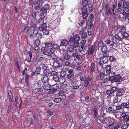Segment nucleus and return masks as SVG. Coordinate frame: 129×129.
<instances>
[{"label":"nucleus","mask_w":129,"mask_h":129,"mask_svg":"<svg viewBox=\"0 0 129 129\" xmlns=\"http://www.w3.org/2000/svg\"><path fill=\"white\" fill-rule=\"evenodd\" d=\"M69 43V42L67 40L64 39L61 41L60 46H66Z\"/></svg>","instance_id":"obj_20"},{"label":"nucleus","mask_w":129,"mask_h":129,"mask_svg":"<svg viewBox=\"0 0 129 129\" xmlns=\"http://www.w3.org/2000/svg\"><path fill=\"white\" fill-rule=\"evenodd\" d=\"M51 88V85L49 84H45L43 86V88L45 90H49Z\"/></svg>","instance_id":"obj_29"},{"label":"nucleus","mask_w":129,"mask_h":129,"mask_svg":"<svg viewBox=\"0 0 129 129\" xmlns=\"http://www.w3.org/2000/svg\"><path fill=\"white\" fill-rule=\"evenodd\" d=\"M62 57L66 60H68L70 58V56L69 54L63 56Z\"/></svg>","instance_id":"obj_56"},{"label":"nucleus","mask_w":129,"mask_h":129,"mask_svg":"<svg viewBox=\"0 0 129 129\" xmlns=\"http://www.w3.org/2000/svg\"><path fill=\"white\" fill-rule=\"evenodd\" d=\"M56 75H58V73L57 72L54 71H52L51 72H50V75H49V76H54Z\"/></svg>","instance_id":"obj_47"},{"label":"nucleus","mask_w":129,"mask_h":129,"mask_svg":"<svg viewBox=\"0 0 129 129\" xmlns=\"http://www.w3.org/2000/svg\"><path fill=\"white\" fill-rule=\"evenodd\" d=\"M65 81V80L64 78L63 77H59V78L58 82V83L60 84H63Z\"/></svg>","instance_id":"obj_31"},{"label":"nucleus","mask_w":129,"mask_h":129,"mask_svg":"<svg viewBox=\"0 0 129 129\" xmlns=\"http://www.w3.org/2000/svg\"><path fill=\"white\" fill-rule=\"evenodd\" d=\"M93 110L94 113L93 114V117L94 119H96L98 112V110L96 108L94 107L93 108Z\"/></svg>","instance_id":"obj_24"},{"label":"nucleus","mask_w":129,"mask_h":129,"mask_svg":"<svg viewBox=\"0 0 129 129\" xmlns=\"http://www.w3.org/2000/svg\"><path fill=\"white\" fill-rule=\"evenodd\" d=\"M123 90L122 89H119L116 91V96L117 97L121 96L123 94Z\"/></svg>","instance_id":"obj_10"},{"label":"nucleus","mask_w":129,"mask_h":129,"mask_svg":"<svg viewBox=\"0 0 129 129\" xmlns=\"http://www.w3.org/2000/svg\"><path fill=\"white\" fill-rule=\"evenodd\" d=\"M59 88L58 85L57 84H55L51 86V88L55 90L56 91L57 90L58 88Z\"/></svg>","instance_id":"obj_35"},{"label":"nucleus","mask_w":129,"mask_h":129,"mask_svg":"<svg viewBox=\"0 0 129 129\" xmlns=\"http://www.w3.org/2000/svg\"><path fill=\"white\" fill-rule=\"evenodd\" d=\"M66 78L69 80H72V79H74V74L72 69H70L68 73H67Z\"/></svg>","instance_id":"obj_5"},{"label":"nucleus","mask_w":129,"mask_h":129,"mask_svg":"<svg viewBox=\"0 0 129 129\" xmlns=\"http://www.w3.org/2000/svg\"><path fill=\"white\" fill-rule=\"evenodd\" d=\"M113 102L114 104H115V103H117L118 102V97L116 96L114 97V98Z\"/></svg>","instance_id":"obj_59"},{"label":"nucleus","mask_w":129,"mask_h":129,"mask_svg":"<svg viewBox=\"0 0 129 129\" xmlns=\"http://www.w3.org/2000/svg\"><path fill=\"white\" fill-rule=\"evenodd\" d=\"M49 78L48 76L44 75L41 79V80L43 83H47L48 81Z\"/></svg>","instance_id":"obj_12"},{"label":"nucleus","mask_w":129,"mask_h":129,"mask_svg":"<svg viewBox=\"0 0 129 129\" xmlns=\"http://www.w3.org/2000/svg\"><path fill=\"white\" fill-rule=\"evenodd\" d=\"M95 64L94 63L92 62L91 63L90 66V71L92 73L95 71Z\"/></svg>","instance_id":"obj_34"},{"label":"nucleus","mask_w":129,"mask_h":129,"mask_svg":"<svg viewBox=\"0 0 129 129\" xmlns=\"http://www.w3.org/2000/svg\"><path fill=\"white\" fill-rule=\"evenodd\" d=\"M45 45L46 47L48 49H50L52 47V43L51 42H45Z\"/></svg>","instance_id":"obj_21"},{"label":"nucleus","mask_w":129,"mask_h":129,"mask_svg":"<svg viewBox=\"0 0 129 129\" xmlns=\"http://www.w3.org/2000/svg\"><path fill=\"white\" fill-rule=\"evenodd\" d=\"M80 37L77 34L73 37H71L69 39L70 43L73 45L74 47L77 48L79 45Z\"/></svg>","instance_id":"obj_1"},{"label":"nucleus","mask_w":129,"mask_h":129,"mask_svg":"<svg viewBox=\"0 0 129 129\" xmlns=\"http://www.w3.org/2000/svg\"><path fill=\"white\" fill-rule=\"evenodd\" d=\"M88 4V1L87 0H83L82 1V5L83 6L82 7H86Z\"/></svg>","instance_id":"obj_39"},{"label":"nucleus","mask_w":129,"mask_h":129,"mask_svg":"<svg viewBox=\"0 0 129 129\" xmlns=\"http://www.w3.org/2000/svg\"><path fill=\"white\" fill-rule=\"evenodd\" d=\"M71 81L70 82V86H73L74 85H78L77 84V83L78 82V81L76 79H72V80H70Z\"/></svg>","instance_id":"obj_22"},{"label":"nucleus","mask_w":129,"mask_h":129,"mask_svg":"<svg viewBox=\"0 0 129 129\" xmlns=\"http://www.w3.org/2000/svg\"><path fill=\"white\" fill-rule=\"evenodd\" d=\"M122 16H125L128 15L129 14V10L128 8H124L122 11Z\"/></svg>","instance_id":"obj_11"},{"label":"nucleus","mask_w":129,"mask_h":129,"mask_svg":"<svg viewBox=\"0 0 129 129\" xmlns=\"http://www.w3.org/2000/svg\"><path fill=\"white\" fill-rule=\"evenodd\" d=\"M42 5H35V6H34V8L36 10H40V7Z\"/></svg>","instance_id":"obj_57"},{"label":"nucleus","mask_w":129,"mask_h":129,"mask_svg":"<svg viewBox=\"0 0 129 129\" xmlns=\"http://www.w3.org/2000/svg\"><path fill=\"white\" fill-rule=\"evenodd\" d=\"M104 44L102 41H100L98 44V46L99 47H102V46L104 45Z\"/></svg>","instance_id":"obj_60"},{"label":"nucleus","mask_w":129,"mask_h":129,"mask_svg":"<svg viewBox=\"0 0 129 129\" xmlns=\"http://www.w3.org/2000/svg\"><path fill=\"white\" fill-rule=\"evenodd\" d=\"M52 47L55 49L58 50L59 49V46L56 44H53V45Z\"/></svg>","instance_id":"obj_42"},{"label":"nucleus","mask_w":129,"mask_h":129,"mask_svg":"<svg viewBox=\"0 0 129 129\" xmlns=\"http://www.w3.org/2000/svg\"><path fill=\"white\" fill-rule=\"evenodd\" d=\"M121 116L124 119H127L129 117V116L125 112L121 114Z\"/></svg>","instance_id":"obj_36"},{"label":"nucleus","mask_w":129,"mask_h":129,"mask_svg":"<svg viewBox=\"0 0 129 129\" xmlns=\"http://www.w3.org/2000/svg\"><path fill=\"white\" fill-rule=\"evenodd\" d=\"M50 8L49 5L48 4H45L43 7L41 8V10L43 11L42 13H45L47 12V10H49Z\"/></svg>","instance_id":"obj_9"},{"label":"nucleus","mask_w":129,"mask_h":129,"mask_svg":"<svg viewBox=\"0 0 129 129\" xmlns=\"http://www.w3.org/2000/svg\"><path fill=\"white\" fill-rule=\"evenodd\" d=\"M38 45H34L32 48L33 50L35 51H37L40 50V48L38 46Z\"/></svg>","instance_id":"obj_33"},{"label":"nucleus","mask_w":129,"mask_h":129,"mask_svg":"<svg viewBox=\"0 0 129 129\" xmlns=\"http://www.w3.org/2000/svg\"><path fill=\"white\" fill-rule=\"evenodd\" d=\"M94 45H93L92 46H90V47L88 54V55L90 54L93 55V53L94 50Z\"/></svg>","instance_id":"obj_17"},{"label":"nucleus","mask_w":129,"mask_h":129,"mask_svg":"<svg viewBox=\"0 0 129 129\" xmlns=\"http://www.w3.org/2000/svg\"><path fill=\"white\" fill-rule=\"evenodd\" d=\"M121 35L124 38H127L128 37V34L126 32L124 31L122 33H121Z\"/></svg>","instance_id":"obj_46"},{"label":"nucleus","mask_w":129,"mask_h":129,"mask_svg":"<svg viewBox=\"0 0 129 129\" xmlns=\"http://www.w3.org/2000/svg\"><path fill=\"white\" fill-rule=\"evenodd\" d=\"M42 31H43V33L44 34H45V35H48L49 34V33L48 31L46 29Z\"/></svg>","instance_id":"obj_62"},{"label":"nucleus","mask_w":129,"mask_h":129,"mask_svg":"<svg viewBox=\"0 0 129 129\" xmlns=\"http://www.w3.org/2000/svg\"><path fill=\"white\" fill-rule=\"evenodd\" d=\"M30 29V27L29 26H26L24 29L23 30L24 33L25 34L27 33Z\"/></svg>","instance_id":"obj_44"},{"label":"nucleus","mask_w":129,"mask_h":129,"mask_svg":"<svg viewBox=\"0 0 129 129\" xmlns=\"http://www.w3.org/2000/svg\"><path fill=\"white\" fill-rule=\"evenodd\" d=\"M105 14L107 16H109L110 15H112L111 9L109 8L105 10Z\"/></svg>","instance_id":"obj_25"},{"label":"nucleus","mask_w":129,"mask_h":129,"mask_svg":"<svg viewBox=\"0 0 129 129\" xmlns=\"http://www.w3.org/2000/svg\"><path fill=\"white\" fill-rule=\"evenodd\" d=\"M61 20L60 18H57L55 20V21L57 22V23H56V24H59L61 22Z\"/></svg>","instance_id":"obj_61"},{"label":"nucleus","mask_w":129,"mask_h":129,"mask_svg":"<svg viewBox=\"0 0 129 129\" xmlns=\"http://www.w3.org/2000/svg\"><path fill=\"white\" fill-rule=\"evenodd\" d=\"M111 76L109 77V79L112 82H120L125 80V78L123 77L121 78L119 75L115 76L116 73L114 72L112 74Z\"/></svg>","instance_id":"obj_2"},{"label":"nucleus","mask_w":129,"mask_h":129,"mask_svg":"<svg viewBox=\"0 0 129 129\" xmlns=\"http://www.w3.org/2000/svg\"><path fill=\"white\" fill-rule=\"evenodd\" d=\"M81 11L82 14V17L83 19H86L88 15L87 8L86 7H82Z\"/></svg>","instance_id":"obj_4"},{"label":"nucleus","mask_w":129,"mask_h":129,"mask_svg":"<svg viewBox=\"0 0 129 129\" xmlns=\"http://www.w3.org/2000/svg\"><path fill=\"white\" fill-rule=\"evenodd\" d=\"M62 99L60 98H56L54 99L53 100L56 103H59L61 101Z\"/></svg>","instance_id":"obj_45"},{"label":"nucleus","mask_w":129,"mask_h":129,"mask_svg":"<svg viewBox=\"0 0 129 129\" xmlns=\"http://www.w3.org/2000/svg\"><path fill=\"white\" fill-rule=\"evenodd\" d=\"M115 106L116 110H119L122 109H124V108H127V109H129L128 103L125 102L121 103L120 105Z\"/></svg>","instance_id":"obj_3"},{"label":"nucleus","mask_w":129,"mask_h":129,"mask_svg":"<svg viewBox=\"0 0 129 129\" xmlns=\"http://www.w3.org/2000/svg\"><path fill=\"white\" fill-rule=\"evenodd\" d=\"M108 57L109 55L106 54V53H104L103 54V56L101 57L102 60L104 63H106L108 60Z\"/></svg>","instance_id":"obj_8"},{"label":"nucleus","mask_w":129,"mask_h":129,"mask_svg":"<svg viewBox=\"0 0 129 129\" xmlns=\"http://www.w3.org/2000/svg\"><path fill=\"white\" fill-rule=\"evenodd\" d=\"M92 82L91 79L88 76H86L85 78L84 82V85L85 87H87L88 86L91 85Z\"/></svg>","instance_id":"obj_6"},{"label":"nucleus","mask_w":129,"mask_h":129,"mask_svg":"<svg viewBox=\"0 0 129 129\" xmlns=\"http://www.w3.org/2000/svg\"><path fill=\"white\" fill-rule=\"evenodd\" d=\"M50 72L48 69H47L44 70L43 73L45 75L49 76L50 73Z\"/></svg>","instance_id":"obj_32"},{"label":"nucleus","mask_w":129,"mask_h":129,"mask_svg":"<svg viewBox=\"0 0 129 129\" xmlns=\"http://www.w3.org/2000/svg\"><path fill=\"white\" fill-rule=\"evenodd\" d=\"M109 60L110 61L112 62L113 61H116V59L115 58L114 56H110L109 57Z\"/></svg>","instance_id":"obj_49"},{"label":"nucleus","mask_w":129,"mask_h":129,"mask_svg":"<svg viewBox=\"0 0 129 129\" xmlns=\"http://www.w3.org/2000/svg\"><path fill=\"white\" fill-rule=\"evenodd\" d=\"M59 78L57 75H55L53 77V80L56 82H57Z\"/></svg>","instance_id":"obj_43"},{"label":"nucleus","mask_w":129,"mask_h":129,"mask_svg":"<svg viewBox=\"0 0 129 129\" xmlns=\"http://www.w3.org/2000/svg\"><path fill=\"white\" fill-rule=\"evenodd\" d=\"M76 48L74 47L73 45L70 43L68 48V49L70 52H72L74 50V49Z\"/></svg>","instance_id":"obj_23"},{"label":"nucleus","mask_w":129,"mask_h":129,"mask_svg":"<svg viewBox=\"0 0 129 129\" xmlns=\"http://www.w3.org/2000/svg\"><path fill=\"white\" fill-rule=\"evenodd\" d=\"M41 68L40 67H38L36 68L35 72L36 74H39L41 73Z\"/></svg>","instance_id":"obj_38"},{"label":"nucleus","mask_w":129,"mask_h":129,"mask_svg":"<svg viewBox=\"0 0 129 129\" xmlns=\"http://www.w3.org/2000/svg\"><path fill=\"white\" fill-rule=\"evenodd\" d=\"M62 52V56H64L66 55H68V51L67 50H65L64 49H63L61 51H60V52L61 53V52Z\"/></svg>","instance_id":"obj_40"},{"label":"nucleus","mask_w":129,"mask_h":129,"mask_svg":"<svg viewBox=\"0 0 129 129\" xmlns=\"http://www.w3.org/2000/svg\"><path fill=\"white\" fill-rule=\"evenodd\" d=\"M56 91L55 90H54L52 88H51L50 89H49V93L52 94L55 93Z\"/></svg>","instance_id":"obj_52"},{"label":"nucleus","mask_w":129,"mask_h":129,"mask_svg":"<svg viewBox=\"0 0 129 129\" xmlns=\"http://www.w3.org/2000/svg\"><path fill=\"white\" fill-rule=\"evenodd\" d=\"M37 15V13L35 11H34L32 13V16L33 17V18L34 19L36 18Z\"/></svg>","instance_id":"obj_64"},{"label":"nucleus","mask_w":129,"mask_h":129,"mask_svg":"<svg viewBox=\"0 0 129 129\" xmlns=\"http://www.w3.org/2000/svg\"><path fill=\"white\" fill-rule=\"evenodd\" d=\"M94 18L93 14L92 13L90 14L89 16V22L90 23H92L94 21Z\"/></svg>","instance_id":"obj_37"},{"label":"nucleus","mask_w":129,"mask_h":129,"mask_svg":"<svg viewBox=\"0 0 129 129\" xmlns=\"http://www.w3.org/2000/svg\"><path fill=\"white\" fill-rule=\"evenodd\" d=\"M45 59L43 57H41L39 58H38L36 59V60L38 62H41L42 61H44Z\"/></svg>","instance_id":"obj_51"},{"label":"nucleus","mask_w":129,"mask_h":129,"mask_svg":"<svg viewBox=\"0 0 129 129\" xmlns=\"http://www.w3.org/2000/svg\"><path fill=\"white\" fill-rule=\"evenodd\" d=\"M38 39H41L42 38V35L41 33H39L37 35Z\"/></svg>","instance_id":"obj_58"},{"label":"nucleus","mask_w":129,"mask_h":129,"mask_svg":"<svg viewBox=\"0 0 129 129\" xmlns=\"http://www.w3.org/2000/svg\"><path fill=\"white\" fill-rule=\"evenodd\" d=\"M105 71L107 75H109L110 76L114 72H113L111 66L110 65H108L106 67Z\"/></svg>","instance_id":"obj_7"},{"label":"nucleus","mask_w":129,"mask_h":129,"mask_svg":"<svg viewBox=\"0 0 129 129\" xmlns=\"http://www.w3.org/2000/svg\"><path fill=\"white\" fill-rule=\"evenodd\" d=\"M108 112L110 113H116V111L115 110H113L112 108L111 107H109L108 108Z\"/></svg>","instance_id":"obj_41"},{"label":"nucleus","mask_w":129,"mask_h":129,"mask_svg":"<svg viewBox=\"0 0 129 129\" xmlns=\"http://www.w3.org/2000/svg\"><path fill=\"white\" fill-rule=\"evenodd\" d=\"M41 66L42 68H43L44 70L47 69L48 67V66L47 65L45 64H41Z\"/></svg>","instance_id":"obj_53"},{"label":"nucleus","mask_w":129,"mask_h":129,"mask_svg":"<svg viewBox=\"0 0 129 129\" xmlns=\"http://www.w3.org/2000/svg\"><path fill=\"white\" fill-rule=\"evenodd\" d=\"M66 89H64L60 90L58 93V95L60 96H63L65 95V92L66 91Z\"/></svg>","instance_id":"obj_27"},{"label":"nucleus","mask_w":129,"mask_h":129,"mask_svg":"<svg viewBox=\"0 0 129 129\" xmlns=\"http://www.w3.org/2000/svg\"><path fill=\"white\" fill-rule=\"evenodd\" d=\"M106 114L104 113H100V115L98 117V119L101 121V120H103L104 119V118Z\"/></svg>","instance_id":"obj_26"},{"label":"nucleus","mask_w":129,"mask_h":129,"mask_svg":"<svg viewBox=\"0 0 129 129\" xmlns=\"http://www.w3.org/2000/svg\"><path fill=\"white\" fill-rule=\"evenodd\" d=\"M41 16V18H40L38 20V23H40V25L44 23V19L45 18V16L43 13H41L40 14Z\"/></svg>","instance_id":"obj_14"},{"label":"nucleus","mask_w":129,"mask_h":129,"mask_svg":"<svg viewBox=\"0 0 129 129\" xmlns=\"http://www.w3.org/2000/svg\"><path fill=\"white\" fill-rule=\"evenodd\" d=\"M105 76L106 75L104 73L101 72L100 73L98 76L100 78V80H102L103 79Z\"/></svg>","instance_id":"obj_30"},{"label":"nucleus","mask_w":129,"mask_h":129,"mask_svg":"<svg viewBox=\"0 0 129 129\" xmlns=\"http://www.w3.org/2000/svg\"><path fill=\"white\" fill-rule=\"evenodd\" d=\"M42 1H41L40 0L33 1V3L34 5H42Z\"/></svg>","instance_id":"obj_28"},{"label":"nucleus","mask_w":129,"mask_h":129,"mask_svg":"<svg viewBox=\"0 0 129 129\" xmlns=\"http://www.w3.org/2000/svg\"><path fill=\"white\" fill-rule=\"evenodd\" d=\"M80 33L81 34V38L84 39L87 36V34L85 32L84 30L83 29H82L80 31Z\"/></svg>","instance_id":"obj_13"},{"label":"nucleus","mask_w":129,"mask_h":129,"mask_svg":"<svg viewBox=\"0 0 129 129\" xmlns=\"http://www.w3.org/2000/svg\"><path fill=\"white\" fill-rule=\"evenodd\" d=\"M52 59L54 61V63H57L58 65L56 66V67L57 68L60 67H62V66L61 64H60L59 62V59L56 58H52Z\"/></svg>","instance_id":"obj_18"},{"label":"nucleus","mask_w":129,"mask_h":129,"mask_svg":"<svg viewBox=\"0 0 129 129\" xmlns=\"http://www.w3.org/2000/svg\"><path fill=\"white\" fill-rule=\"evenodd\" d=\"M101 51L103 53H106V54H107L108 47L106 45H104L102 46V47H101Z\"/></svg>","instance_id":"obj_19"},{"label":"nucleus","mask_w":129,"mask_h":129,"mask_svg":"<svg viewBox=\"0 0 129 129\" xmlns=\"http://www.w3.org/2000/svg\"><path fill=\"white\" fill-rule=\"evenodd\" d=\"M39 39H37L35 40L34 42V45H38L39 44Z\"/></svg>","instance_id":"obj_63"},{"label":"nucleus","mask_w":129,"mask_h":129,"mask_svg":"<svg viewBox=\"0 0 129 129\" xmlns=\"http://www.w3.org/2000/svg\"><path fill=\"white\" fill-rule=\"evenodd\" d=\"M123 6L124 8H128L129 7V3L128 2H124Z\"/></svg>","instance_id":"obj_48"},{"label":"nucleus","mask_w":129,"mask_h":129,"mask_svg":"<svg viewBox=\"0 0 129 129\" xmlns=\"http://www.w3.org/2000/svg\"><path fill=\"white\" fill-rule=\"evenodd\" d=\"M86 42V40L85 39H84L82 41L81 43V46H82L84 47H85V45Z\"/></svg>","instance_id":"obj_54"},{"label":"nucleus","mask_w":129,"mask_h":129,"mask_svg":"<svg viewBox=\"0 0 129 129\" xmlns=\"http://www.w3.org/2000/svg\"><path fill=\"white\" fill-rule=\"evenodd\" d=\"M41 26L38 27V28L40 31H43L46 29L47 27V25L46 23L42 24Z\"/></svg>","instance_id":"obj_15"},{"label":"nucleus","mask_w":129,"mask_h":129,"mask_svg":"<svg viewBox=\"0 0 129 129\" xmlns=\"http://www.w3.org/2000/svg\"><path fill=\"white\" fill-rule=\"evenodd\" d=\"M106 93L107 95H108L107 97V98H111L114 95L113 93L110 90H107Z\"/></svg>","instance_id":"obj_16"},{"label":"nucleus","mask_w":129,"mask_h":129,"mask_svg":"<svg viewBox=\"0 0 129 129\" xmlns=\"http://www.w3.org/2000/svg\"><path fill=\"white\" fill-rule=\"evenodd\" d=\"M118 89L116 87H113L111 88V90L114 94V93L116 91H117Z\"/></svg>","instance_id":"obj_55"},{"label":"nucleus","mask_w":129,"mask_h":129,"mask_svg":"<svg viewBox=\"0 0 129 129\" xmlns=\"http://www.w3.org/2000/svg\"><path fill=\"white\" fill-rule=\"evenodd\" d=\"M43 54L45 55H47L51 57L52 56V54L51 53L47 52H43Z\"/></svg>","instance_id":"obj_50"}]
</instances>
